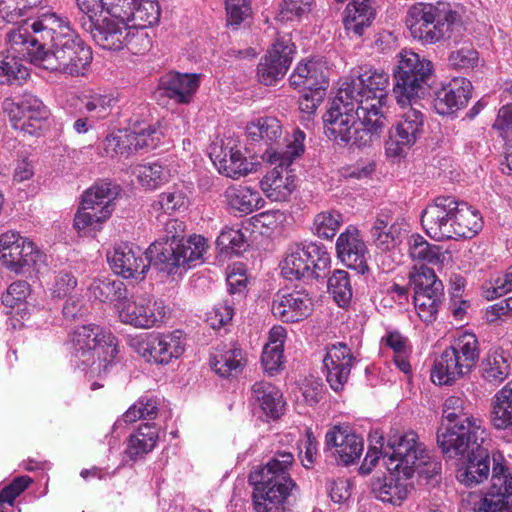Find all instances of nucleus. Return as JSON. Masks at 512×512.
Returning a JSON list of instances; mask_svg holds the SVG:
<instances>
[{"label": "nucleus", "mask_w": 512, "mask_h": 512, "mask_svg": "<svg viewBox=\"0 0 512 512\" xmlns=\"http://www.w3.org/2000/svg\"><path fill=\"white\" fill-rule=\"evenodd\" d=\"M344 82L323 117L325 134L340 145L370 146L386 124L389 75L360 68Z\"/></svg>", "instance_id": "1"}, {"label": "nucleus", "mask_w": 512, "mask_h": 512, "mask_svg": "<svg viewBox=\"0 0 512 512\" xmlns=\"http://www.w3.org/2000/svg\"><path fill=\"white\" fill-rule=\"evenodd\" d=\"M8 33L13 45H24L30 62L52 72L71 76L83 73L92 61V52L69 21L54 12L22 19Z\"/></svg>", "instance_id": "2"}, {"label": "nucleus", "mask_w": 512, "mask_h": 512, "mask_svg": "<svg viewBox=\"0 0 512 512\" xmlns=\"http://www.w3.org/2000/svg\"><path fill=\"white\" fill-rule=\"evenodd\" d=\"M467 425L442 428L437 434V446L446 459L467 456L466 466L458 470L457 479L472 487L489 476L490 457L482 446L486 431L478 422L467 419Z\"/></svg>", "instance_id": "3"}, {"label": "nucleus", "mask_w": 512, "mask_h": 512, "mask_svg": "<svg viewBox=\"0 0 512 512\" xmlns=\"http://www.w3.org/2000/svg\"><path fill=\"white\" fill-rule=\"evenodd\" d=\"M293 463L291 452L277 451L265 464L251 471L249 483L253 486L255 512H290V498L297 489L290 474Z\"/></svg>", "instance_id": "4"}, {"label": "nucleus", "mask_w": 512, "mask_h": 512, "mask_svg": "<svg viewBox=\"0 0 512 512\" xmlns=\"http://www.w3.org/2000/svg\"><path fill=\"white\" fill-rule=\"evenodd\" d=\"M185 224L178 219L165 221L162 235L147 249L150 262L159 271L175 274L180 268L190 269L202 262L207 241L201 235L184 239Z\"/></svg>", "instance_id": "5"}, {"label": "nucleus", "mask_w": 512, "mask_h": 512, "mask_svg": "<svg viewBox=\"0 0 512 512\" xmlns=\"http://www.w3.org/2000/svg\"><path fill=\"white\" fill-rule=\"evenodd\" d=\"M384 453L388 457L387 469L398 471L406 479L418 471L421 477L433 480L442 471L441 461L429 454L414 431L390 435Z\"/></svg>", "instance_id": "6"}, {"label": "nucleus", "mask_w": 512, "mask_h": 512, "mask_svg": "<svg viewBox=\"0 0 512 512\" xmlns=\"http://www.w3.org/2000/svg\"><path fill=\"white\" fill-rule=\"evenodd\" d=\"M70 341L72 363L76 368L92 374L106 372L118 353L116 337L96 324L76 327Z\"/></svg>", "instance_id": "7"}, {"label": "nucleus", "mask_w": 512, "mask_h": 512, "mask_svg": "<svg viewBox=\"0 0 512 512\" xmlns=\"http://www.w3.org/2000/svg\"><path fill=\"white\" fill-rule=\"evenodd\" d=\"M405 24L414 39L434 44L451 38L452 31L461 26V18L448 3H416L408 9Z\"/></svg>", "instance_id": "8"}, {"label": "nucleus", "mask_w": 512, "mask_h": 512, "mask_svg": "<svg viewBox=\"0 0 512 512\" xmlns=\"http://www.w3.org/2000/svg\"><path fill=\"white\" fill-rule=\"evenodd\" d=\"M304 139L305 133L296 130L285 148H270L265 152L266 161L275 165L260 181L261 190L270 200L286 201L296 188L295 175L289 167L304 152Z\"/></svg>", "instance_id": "9"}, {"label": "nucleus", "mask_w": 512, "mask_h": 512, "mask_svg": "<svg viewBox=\"0 0 512 512\" xmlns=\"http://www.w3.org/2000/svg\"><path fill=\"white\" fill-rule=\"evenodd\" d=\"M432 74V64L429 60L420 58L412 51L403 50L394 70L395 84L393 92L399 105L410 104L425 93V86Z\"/></svg>", "instance_id": "10"}, {"label": "nucleus", "mask_w": 512, "mask_h": 512, "mask_svg": "<svg viewBox=\"0 0 512 512\" xmlns=\"http://www.w3.org/2000/svg\"><path fill=\"white\" fill-rule=\"evenodd\" d=\"M119 191V186L111 182L93 185L82 197L81 208L74 217V227L84 235L100 230L114 210L113 201Z\"/></svg>", "instance_id": "11"}, {"label": "nucleus", "mask_w": 512, "mask_h": 512, "mask_svg": "<svg viewBox=\"0 0 512 512\" xmlns=\"http://www.w3.org/2000/svg\"><path fill=\"white\" fill-rule=\"evenodd\" d=\"M330 261V255L321 243H293L286 251L282 275L289 280L319 278Z\"/></svg>", "instance_id": "12"}, {"label": "nucleus", "mask_w": 512, "mask_h": 512, "mask_svg": "<svg viewBox=\"0 0 512 512\" xmlns=\"http://www.w3.org/2000/svg\"><path fill=\"white\" fill-rule=\"evenodd\" d=\"M0 260L16 274L39 272L46 265V255L31 240L14 231L0 235Z\"/></svg>", "instance_id": "13"}, {"label": "nucleus", "mask_w": 512, "mask_h": 512, "mask_svg": "<svg viewBox=\"0 0 512 512\" xmlns=\"http://www.w3.org/2000/svg\"><path fill=\"white\" fill-rule=\"evenodd\" d=\"M412 101L410 104L400 105L403 109L396 123L390 128L388 139L385 142V152L390 158L404 157L420 139L424 130V114Z\"/></svg>", "instance_id": "14"}, {"label": "nucleus", "mask_w": 512, "mask_h": 512, "mask_svg": "<svg viewBox=\"0 0 512 512\" xmlns=\"http://www.w3.org/2000/svg\"><path fill=\"white\" fill-rule=\"evenodd\" d=\"M409 283L413 286V302L418 316L426 323L433 322L444 298L442 281L433 269L421 266L409 274Z\"/></svg>", "instance_id": "15"}, {"label": "nucleus", "mask_w": 512, "mask_h": 512, "mask_svg": "<svg viewBox=\"0 0 512 512\" xmlns=\"http://www.w3.org/2000/svg\"><path fill=\"white\" fill-rule=\"evenodd\" d=\"M131 346L148 362L166 365L184 353L185 338L180 330L153 333L147 338L133 339Z\"/></svg>", "instance_id": "16"}, {"label": "nucleus", "mask_w": 512, "mask_h": 512, "mask_svg": "<svg viewBox=\"0 0 512 512\" xmlns=\"http://www.w3.org/2000/svg\"><path fill=\"white\" fill-rule=\"evenodd\" d=\"M166 307L161 300L149 295H136L118 305V316L122 323L135 328L149 329L163 323Z\"/></svg>", "instance_id": "17"}, {"label": "nucleus", "mask_w": 512, "mask_h": 512, "mask_svg": "<svg viewBox=\"0 0 512 512\" xmlns=\"http://www.w3.org/2000/svg\"><path fill=\"white\" fill-rule=\"evenodd\" d=\"M491 485L476 512H512V468L493 456Z\"/></svg>", "instance_id": "18"}, {"label": "nucleus", "mask_w": 512, "mask_h": 512, "mask_svg": "<svg viewBox=\"0 0 512 512\" xmlns=\"http://www.w3.org/2000/svg\"><path fill=\"white\" fill-rule=\"evenodd\" d=\"M457 200L452 196L436 197L421 214L426 234L437 241L452 239L454 211Z\"/></svg>", "instance_id": "19"}, {"label": "nucleus", "mask_w": 512, "mask_h": 512, "mask_svg": "<svg viewBox=\"0 0 512 512\" xmlns=\"http://www.w3.org/2000/svg\"><path fill=\"white\" fill-rule=\"evenodd\" d=\"M295 49L290 38H278L257 66L258 80L269 86L282 79L293 61Z\"/></svg>", "instance_id": "20"}, {"label": "nucleus", "mask_w": 512, "mask_h": 512, "mask_svg": "<svg viewBox=\"0 0 512 512\" xmlns=\"http://www.w3.org/2000/svg\"><path fill=\"white\" fill-rule=\"evenodd\" d=\"M107 259L113 272L125 279H143L150 265H153L147 251L144 255L139 247L128 243L116 245L107 254Z\"/></svg>", "instance_id": "21"}, {"label": "nucleus", "mask_w": 512, "mask_h": 512, "mask_svg": "<svg viewBox=\"0 0 512 512\" xmlns=\"http://www.w3.org/2000/svg\"><path fill=\"white\" fill-rule=\"evenodd\" d=\"M354 360L351 349L343 342L332 344L326 348V355L323 359L326 380L335 392L344 389L350 377Z\"/></svg>", "instance_id": "22"}, {"label": "nucleus", "mask_w": 512, "mask_h": 512, "mask_svg": "<svg viewBox=\"0 0 512 512\" xmlns=\"http://www.w3.org/2000/svg\"><path fill=\"white\" fill-rule=\"evenodd\" d=\"M336 252L340 261L348 268L361 274L368 270V249L356 228L349 227L339 235Z\"/></svg>", "instance_id": "23"}, {"label": "nucleus", "mask_w": 512, "mask_h": 512, "mask_svg": "<svg viewBox=\"0 0 512 512\" xmlns=\"http://www.w3.org/2000/svg\"><path fill=\"white\" fill-rule=\"evenodd\" d=\"M325 442L336 459L344 464L355 463L364 449L363 438L356 435L348 426H334L326 433Z\"/></svg>", "instance_id": "24"}, {"label": "nucleus", "mask_w": 512, "mask_h": 512, "mask_svg": "<svg viewBox=\"0 0 512 512\" xmlns=\"http://www.w3.org/2000/svg\"><path fill=\"white\" fill-rule=\"evenodd\" d=\"M128 22L104 17L101 21L87 20L82 28L89 32L97 45L105 50L120 51L123 49Z\"/></svg>", "instance_id": "25"}, {"label": "nucleus", "mask_w": 512, "mask_h": 512, "mask_svg": "<svg viewBox=\"0 0 512 512\" xmlns=\"http://www.w3.org/2000/svg\"><path fill=\"white\" fill-rule=\"evenodd\" d=\"M312 300L302 290L277 294L272 302V313L283 322L294 323L308 317L312 312Z\"/></svg>", "instance_id": "26"}, {"label": "nucleus", "mask_w": 512, "mask_h": 512, "mask_svg": "<svg viewBox=\"0 0 512 512\" xmlns=\"http://www.w3.org/2000/svg\"><path fill=\"white\" fill-rule=\"evenodd\" d=\"M472 84L463 77L453 78L442 87L434 98L435 111L440 115H450L463 108L471 97Z\"/></svg>", "instance_id": "27"}, {"label": "nucleus", "mask_w": 512, "mask_h": 512, "mask_svg": "<svg viewBox=\"0 0 512 512\" xmlns=\"http://www.w3.org/2000/svg\"><path fill=\"white\" fill-rule=\"evenodd\" d=\"M199 87L197 74L170 72L161 77L159 91L179 104H187Z\"/></svg>", "instance_id": "28"}, {"label": "nucleus", "mask_w": 512, "mask_h": 512, "mask_svg": "<svg viewBox=\"0 0 512 512\" xmlns=\"http://www.w3.org/2000/svg\"><path fill=\"white\" fill-rule=\"evenodd\" d=\"M3 110L8 114V117L17 120H19V115L30 114L29 120L32 123L30 127L34 129H42L49 116V110L43 102L28 92L23 93L16 102L6 99L3 102Z\"/></svg>", "instance_id": "29"}, {"label": "nucleus", "mask_w": 512, "mask_h": 512, "mask_svg": "<svg viewBox=\"0 0 512 512\" xmlns=\"http://www.w3.org/2000/svg\"><path fill=\"white\" fill-rule=\"evenodd\" d=\"M512 357L502 347H492L479 364L480 377L487 383L499 385L510 375Z\"/></svg>", "instance_id": "30"}, {"label": "nucleus", "mask_w": 512, "mask_h": 512, "mask_svg": "<svg viewBox=\"0 0 512 512\" xmlns=\"http://www.w3.org/2000/svg\"><path fill=\"white\" fill-rule=\"evenodd\" d=\"M388 471L389 474L372 479L371 491L382 502L400 505L408 495V479L400 478L398 471Z\"/></svg>", "instance_id": "31"}, {"label": "nucleus", "mask_w": 512, "mask_h": 512, "mask_svg": "<svg viewBox=\"0 0 512 512\" xmlns=\"http://www.w3.org/2000/svg\"><path fill=\"white\" fill-rule=\"evenodd\" d=\"M290 85L295 89L326 92L328 86L325 67L318 61L300 62L289 78Z\"/></svg>", "instance_id": "32"}, {"label": "nucleus", "mask_w": 512, "mask_h": 512, "mask_svg": "<svg viewBox=\"0 0 512 512\" xmlns=\"http://www.w3.org/2000/svg\"><path fill=\"white\" fill-rule=\"evenodd\" d=\"M159 440V428L150 423L140 425L127 440L125 457L133 463L145 458L152 452Z\"/></svg>", "instance_id": "33"}, {"label": "nucleus", "mask_w": 512, "mask_h": 512, "mask_svg": "<svg viewBox=\"0 0 512 512\" xmlns=\"http://www.w3.org/2000/svg\"><path fill=\"white\" fill-rule=\"evenodd\" d=\"M374 18L375 10L371 0H352L345 8L343 25L350 37H361Z\"/></svg>", "instance_id": "34"}, {"label": "nucleus", "mask_w": 512, "mask_h": 512, "mask_svg": "<svg viewBox=\"0 0 512 512\" xmlns=\"http://www.w3.org/2000/svg\"><path fill=\"white\" fill-rule=\"evenodd\" d=\"M213 161L221 174L233 179L251 173L254 166L239 149L228 146H222L219 152L214 151Z\"/></svg>", "instance_id": "35"}, {"label": "nucleus", "mask_w": 512, "mask_h": 512, "mask_svg": "<svg viewBox=\"0 0 512 512\" xmlns=\"http://www.w3.org/2000/svg\"><path fill=\"white\" fill-rule=\"evenodd\" d=\"M251 394L268 418L278 419L283 414L285 403L282 393L270 382H255L251 388Z\"/></svg>", "instance_id": "36"}, {"label": "nucleus", "mask_w": 512, "mask_h": 512, "mask_svg": "<svg viewBox=\"0 0 512 512\" xmlns=\"http://www.w3.org/2000/svg\"><path fill=\"white\" fill-rule=\"evenodd\" d=\"M469 372L459 362V358L454 356V352L446 348L438 358L435 359L431 380L437 385H452L458 379L464 377Z\"/></svg>", "instance_id": "37"}, {"label": "nucleus", "mask_w": 512, "mask_h": 512, "mask_svg": "<svg viewBox=\"0 0 512 512\" xmlns=\"http://www.w3.org/2000/svg\"><path fill=\"white\" fill-rule=\"evenodd\" d=\"M483 227L482 217L478 210L465 202L457 201L454 211L452 239L472 238Z\"/></svg>", "instance_id": "38"}, {"label": "nucleus", "mask_w": 512, "mask_h": 512, "mask_svg": "<svg viewBox=\"0 0 512 512\" xmlns=\"http://www.w3.org/2000/svg\"><path fill=\"white\" fill-rule=\"evenodd\" d=\"M224 198L230 209L245 215L261 208L264 204L260 193L248 186H230L225 190Z\"/></svg>", "instance_id": "39"}, {"label": "nucleus", "mask_w": 512, "mask_h": 512, "mask_svg": "<svg viewBox=\"0 0 512 512\" xmlns=\"http://www.w3.org/2000/svg\"><path fill=\"white\" fill-rule=\"evenodd\" d=\"M408 252L414 261L442 265L446 260V251L439 245L428 242L420 234H412L408 238Z\"/></svg>", "instance_id": "40"}, {"label": "nucleus", "mask_w": 512, "mask_h": 512, "mask_svg": "<svg viewBox=\"0 0 512 512\" xmlns=\"http://www.w3.org/2000/svg\"><path fill=\"white\" fill-rule=\"evenodd\" d=\"M211 365L221 377H232L242 372L246 357L241 348L233 346L214 356Z\"/></svg>", "instance_id": "41"}, {"label": "nucleus", "mask_w": 512, "mask_h": 512, "mask_svg": "<svg viewBox=\"0 0 512 512\" xmlns=\"http://www.w3.org/2000/svg\"><path fill=\"white\" fill-rule=\"evenodd\" d=\"M494 398L492 425L498 430L507 429L512 426V381L500 389Z\"/></svg>", "instance_id": "42"}, {"label": "nucleus", "mask_w": 512, "mask_h": 512, "mask_svg": "<svg viewBox=\"0 0 512 512\" xmlns=\"http://www.w3.org/2000/svg\"><path fill=\"white\" fill-rule=\"evenodd\" d=\"M90 295L100 302H119V305L127 297L126 285L118 279H95L89 287Z\"/></svg>", "instance_id": "43"}, {"label": "nucleus", "mask_w": 512, "mask_h": 512, "mask_svg": "<svg viewBox=\"0 0 512 512\" xmlns=\"http://www.w3.org/2000/svg\"><path fill=\"white\" fill-rule=\"evenodd\" d=\"M459 358V362L470 373L479 359V342L475 334L465 332L448 347Z\"/></svg>", "instance_id": "44"}, {"label": "nucleus", "mask_w": 512, "mask_h": 512, "mask_svg": "<svg viewBox=\"0 0 512 512\" xmlns=\"http://www.w3.org/2000/svg\"><path fill=\"white\" fill-rule=\"evenodd\" d=\"M469 406L470 405L466 402V400L460 396L448 397L444 402L443 419L447 420L449 424H441L437 432H439L442 428H452L456 425H467V419H472L482 426V421L480 419L469 415ZM437 434L438 433H436V435Z\"/></svg>", "instance_id": "45"}, {"label": "nucleus", "mask_w": 512, "mask_h": 512, "mask_svg": "<svg viewBox=\"0 0 512 512\" xmlns=\"http://www.w3.org/2000/svg\"><path fill=\"white\" fill-rule=\"evenodd\" d=\"M129 15L130 26L145 28L158 22L160 8L155 0H134Z\"/></svg>", "instance_id": "46"}, {"label": "nucleus", "mask_w": 512, "mask_h": 512, "mask_svg": "<svg viewBox=\"0 0 512 512\" xmlns=\"http://www.w3.org/2000/svg\"><path fill=\"white\" fill-rule=\"evenodd\" d=\"M249 137L254 140L274 142L281 137L282 128L278 119L274 117H261L247 126Z\"/></svg>", "instance_id": "47"}, {"label": "nucleus", "mask_w": 512, "mask_h": 512, "mask_svg": "<svg viewBox=\"0 0 512 512\" xmlns=\"http://www.w3.org/2000/svg\"><path fill=\"white\" fill-rule=\"evenodd\" d=\"M134 174L137 176L142 186L149 189H155L165 184L170 177L169 170L159 163L139 165L135 168Z\"/></svg>", "instance_id": "48"}, {"label": "nucleus", "mask_w": 512, "mask_h": 512, "mask_svg": "<svg viewBox=\"0 0 512 512\" xmlns=\"http://www.w3.org/2000/svg\"><path fill=\"white\" fill-rule=\"evenodd\" d=\"M328 290L340 307L348 305L352 298V287L348 272L335 270L328 279Z\"/></svg>", "instance_id": "49"}, {"label": "nucleus", "mask_w": 512, "mask_h": 512, "mask_svg": "<svg viewBox=\"0 0 512 512\" xmlns=\"http://www.w3.org/2000/svg\"><path fill=\"white\" fill-rule=\"evenodd\" d=\"M341 215L336 211H323L318 213L313 221L312 232L320 238H333L340 228Z\"/></svg>", "instance_id": "50"}, {"label": "nucleus", "mask_w": 512, "mask_h": 512, "mask_svg": "<svg viewBox=\"0 0 512 512\" xmlns=\"http://www.w3.org/2000/svg\"><path fill=\"white\" fill-rule=\"evenodd\" d=\"M151 47L152 40L145 28L128 26L125 33L123 49L126 48L134 55H144Z\"/></svg>", "instance_id": "51"}, {"label": "nucleus", "mask_w": 512, "mask_h": 512, "mask_svg": "<svg viewBox=\"0 0 512 512\" xmlns=\"http://www.w3.org/2000/svg\"><path fill=\"white\" fill-rule=\"evenodd\" d=\"M103 150L106 156L128 157L133 152L130 135L128 131L119 130L116 133L109 134L103 141Z\"/></svg>", "instance_id": "52"}, {"label": "nucleus", "mask_w": 512, "mask_h": 512, "mask_svg": "<svg viewBox=\"0 0 512 512\" xmlns=\"http://www.w3.org/2000/svg\"><path fill=\"white\" fill-rule=\"evenodd\" d=\"M42 0H0V18L11 24H19L26 8L41 4Z\"/></svg>", "instance_id": "53"}, {"label": "nucleus", "mask_w": 512, "mask_h": 512, "mask_svg": "<svg viewBox=\"0 0 512 512\" xmlns=\"http://www.w3.org/2000/svg\"><path fill=\"white\" fill-rule=\"evenodd\" d=\"M221 253L239 255L246 249V240L240 230L233 228L224 229L216 240Z\"/></svg>", "instance_id": "54"}, {"label": "nucleus", "mask_w": 512, "mask_h": 512, "mask_svg": "<svg viewBox=\"0 0 512 512\" xmlns=\"http://www.w3.org/2000/svg\"><path fill=\"white\" fill-rule=\"evenodd\" d=\"M0 76L8 81H21L29 77V70L14 55L7 52H0Z\"/></svg>", "instance_id": "55"}, {"label": "nucleus", "mask_w": 512, "mask_h": 512, "mask_svg": "<svg viewBox=\"0 0 512 512\" xmlns=\"http://www.w3.org/2000/svg\"><path fill=\"white\" fill-rule=\"evenodd\" d=\"M187 202V197L181 190L173 189L161 193L158 199L153 202L152 207L155 210L163 211L165 214H170L185 208Z\"/></svg>", "instance_id": "56"}, {"label": "nucleus", "mask_w": 512, "mask_h": 512, "mask_svg": "<svg viewBox=\"0 0 512 512\" xmlns=\"http://www.w3.org/2000/svg\"><path fill=\"white\" fill-rule=\"evenodd\" d=\"M158 413V407L153 399H139L123 415L125 423H133L139 419H153Z\"/></svg>", "instance_id": "57"}, {"label": "nucleus", "mask_w": 512, "mask_h": 512, "mask_svg": "<svg viewBox=\"0 0 512 512\" xmlns=\"http://www.w3.org/2000/svg\"><path fill=\"white\" fill-rule=\"evenodd\" d=\"M130 140L133 152L139 150H150L158 146L161 133L152 126L141 129L139 131H130Z\"/></svg>", "instance_id": "58"}, {"label": "nucleus", "mask_w": 512, "mask_h": 512, "mask_svg": "<svg viewBox=\"0 0 512 512\" xmlns=\"http://www.w3.org/2000/svg\"><path fill=\"white\" fill-rule=\"evenodd\" d=\"M227 24L238 27L251 13L250 0H225Z\"/></svg>", "instance_id": "59"}, {"label": "nucleus", "mask_w": 512, "mask_h": 512, "mask_svg": "<svg viewBox=\"0 0 512 512\" xmlns=\"http://www.w3.org/2000/svg\"><path fill=\"white\" fill-rule=\"evenodd\" d=\"M30 292V285L27 281L17 280L11 283L6 292L2 295L4 306L14 308L25 301Z\"/></svg>", "instance_id": "60"}, {"label": "nucleus", "mask_w": 512, "mask_h": 512, "mask_svg": "<svg viewBox=\"0 0 512 512\" xmlns=\"http://www.w3.org/2000/svg\"><path fill=\"white\" fill-rule=\"evenodd\" d=\"M448 60L450 66L455 69H470L478 61V52L470 46L461 47L452 51Z\"/></svg>", "instance_id": "61"}, {"label": "nucleus", "mask_w": 512, "mask_h": 512, "mask_svg": "<svg viewBox=\"0 0 512 512\" xmlns=\"http://www.w3.org/2000/svg\"><path fill=\"white\" fill-rule=\"evenodd\" d=\"M261 362L264 370L273 375L283 364V347L277 345H265L263 348Z\"/></svg>", "instance_id": "62"}, {"label": "nucleus", "mask_w": 512, "mask_h": 512, "mask_svg": "<svg viewBox=\"0 0 512 512\" xmlns=\"http://www.w3.org/2000/svg\"><path fill=\"white\" fill-rule=\"evenodd\" d=\"M315 0H284L281 5L282 19L293 20L311 11Z\"/></svg>", "instance_id": "63"}, {"label": "nucleus", "mask_w": 512, "mask_h": 512, "mask_svg": "<svg viewBox=\"0 0 512 512\" xmlns=\"http://www.w3.org/2000/svg\"><path fill=\"white\" fill-rule=\"evenodd\" d=\"M112 102L113 98L100 94L87 96L82 100L86 112L95 113L98 118H103L108 114Z\"/></svg>", "instance_id": "64"}]
</instances>
